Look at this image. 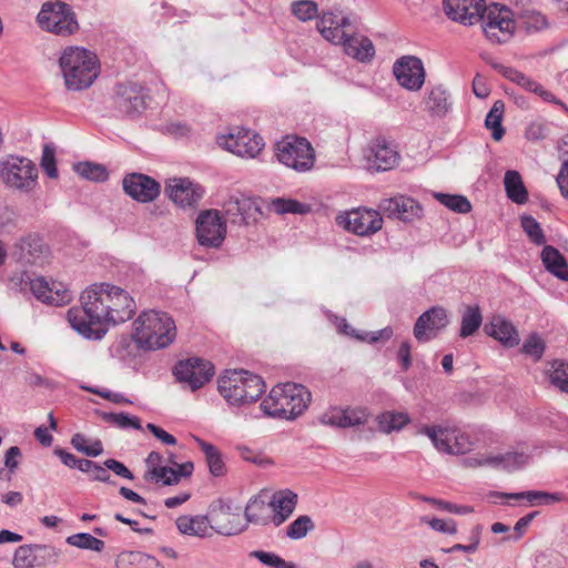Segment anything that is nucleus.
<instances>
[{
  "instance_id": "obj_1",
  "label": "nucleus",
  "mask_w": 568,
  "mask_h": 568,
  "mask_svg": "<svg viewBox=\"0 0 568 568\" xmlns=\"http://www.w3.org/2000/svg\"><path fill=\"white\" fill-rule=\"evenodd\" d=\"M81 306L68 311L71 327L89 339H101L106 325L129 321L135 312V302L123 288L106 283L92 285L80 297Z\"/></svg>"
},
{
  "instance_id": "obj_2",
  "label": "nucleus",
  "mask_w": 568,
  "mask_h": 568,
  "mask_svg": "<svg viewBox=\"0 0 568 568\" xmlns=\"http://www.w3.org/2000/svg\"><path fill=\"white\" fill-rule=\"evenodd\" d=\"M316 27L323 38L334 44H341L347 55L361 62L373 59V42L367 37L356 33L347 17L327 12L320 18Z\"/></svg>"
},
{
  "instance_id": "obj_3",
  "label": "nucleus",
  "mask_w": 568,
  "mask_h": 568,
  "mask_svg": "<svg viewBox=\"0 0 568 568\" xmlns=\"http://www.w3.org/2000/svg\"><path fill=\"white\" fill-rule=\"evenodd\" d=\"M65 88L82 91L92 85L100 73V63L94 53L80 47L65 48L59 59Z\"/></svg>"
},
{
  "instance_id": "obj_4",
  "label": "nucleus",
  "mask_w": 568,
  "mask_h": 568,
  "mask_svg": "<svg viewBox=\"0 0 568 568\" xmlns=\"http://www.w3.org/2000/svg\"><path fill=\"white\" fill-rule=\"evenodd\" d=\"M176 336L173 318L164 312L144 311L133 322L132 337L142 348L160 349L168 347Z\"/></svg>"
},
{
  "instance_id": "obj_5",
  "label": "nucleus",
  "mask_w": 568,
  "mask_h": 568,
  "mask_svg": "<svg viewBox=\"0 0 568 568\" xmlns=\"http://www.w3.org/2000/svg\"><path fill=\"white\" fill-rule=\"evenodd\" d=\"M311 402V393L301 384L285 383L274 386L261 403L265 415L284 419H294L301 415Z\"/></svg>"
},
{
  "instance_id": "obj_6",
  "label": "nucleus",
  "mask_w": 568,
  "mask_h": 568,
  "mask_svg": "<svg viewBox=\"0 0 568 568\" xmlns=\"http://www.w3.org/2000/svg\"><path fill=\"white\" fill-rule=\"evenodd\" d=\"M217 388L223 398L234 406L256 402L266 389L261 376L244 369L225 371L217 381Z\"/></svg>"
},
{
  "instance_id": "obj_7",
  "label": "nucleus",
  "mask_w": 568,
  "mask_h": 568,
  "mask_svg": "<svg viewBox=\"0 0 568 568\" xmlns=\"http://www.w3.org/2000/svg\"><path fill=\"white\" fill-rule=\"evenodd\" d=\"M0 180L10 189L30 193L38 184V168L28 158L8 155L0 160Z\"/></svg>"
},
{
  "instance_id": "obj_8",
  "label": "nucleus",
  "mask_w": 568,
  "mask_h": 568,
  "mask_svg": "<svg viewBox=\"0 0 568 568\" xmlns=\"http://www.w3.org/2000/svg\"><path fill=\"white\" fill-rule=\"evenodd\" d=\"M417 434L427 436L438 452L449 455L466 454L474 445L467 434L447 425H423Z\"/></svg>"
},
{
  "instance_id": "obj_9",
  "label": "nucleus",
  "mask_w": 568,
  "mask_h": 568,
  "mask_svg": "<svg viewBox=\"0 0 568 568\" xmlns=\"http://www.w3.org/2000/svg\"><path fill=\"white\" fill-rule=\"evenodd\" d=\"M276 158L287 168L306 172L314 166L315 151L305 138L286 136L276 144Z\"/></svg>"
},
{
  "instance_id": "obj_10",
  "label": "nucleus",
  "mask_w": 568,
  "mask_h": 568,
  "mask_svg": "<svg viewBox=\"0 0 568 568\" xmlns=\"http://www.w3.org/2000/svg\"><path fill=\"white\" fill-rule=\"evenodd\" d=\"M37 21L42 30L57 36L67 37L79 29L75 13L64 2L44 3L38 13Z\"/></svg>"
},
{
  "instance_id": "obj_11",
  "label": "nucleus",
  "mask_w": 568,
  "mask_h": 568,
  "mask_svg": "<svg viewBox=\"0 0 568 568\" xmlns=\"http://www.w3.org/2000/svg\"><path fill=\"white\" fill-rule=\"evenodd\" d=\"M148 94L138 83H120L114 87L112 108L120 116L135 119L146 109Z\"/></svg>"
},
{
  "instance_id": "obj_12",
  "label": "nucleus",
  "mask_w": 568,
  "mask_h": 568,
  "mask_svg": "<svg viewBox=\"0 0 568 568\" xmlns=\"http://www.w3.org/2000/svg\"><path fill=\"white\" fill-rule=\"evenodd\" d=\"M209 519L213 531L223 536H235L246 529L243 523L242 509L231 501L217 499L210 505Z\"/></svg>"
},
{
  "instance_id": "obj_13",
  "label": "nucleus",
  "mask_w": 568,
  "mask_h": 568,
  "mask_svg": "<svg viewBox=\"0 0 568 568\" xmlns=\"http://www.w3.org/2000/svg\"><path fill=\"white\" fill-rule=\"evenodd\" d=\"M176 381L184 384L191 390L203 387L214 375V366L211 362L191 357L180 361L173 368Z\"/></svg>"
},
{
  "instance_id": "obj_14",
  "label": "nucleus",
  "mask_w": 568,
  "mask_h": 568,
  "mask_svg": "<svg viewBox=\"0 0 568 568\" xmlns=\"http://www.w3.org/2000/svg\"><path fill=\"white\" fill-rule=\"evenodd\" d=\"M483 31L488 40L495 43L507 42L514 32L515 23L509 17V11L493 4L485 9Z\"/></svg>"
},
{
  "instance_id": "obj_15",
  "label": "nucleus",
  "mask_w": 568,
  "mask_h": 568,
  "mask_svg": "<svg viewBox=\"0 0 568 568\" xmlns=\"http://www.w3.org/2000/svg\"><path fill=\"white\" fill-rule=\"evenodd\" d=\"M226 224L217 210L202 212L196 219V237L202 246L220 247L225 239Z\"/></svg>"
},
{
  "instance_id": "obj_16",
  "label": "nucleus",
  "mask_w": 568,
  "mask_h": 568,
  "mask_svg": "<svg viewBox=\"0 0 568 568\" xmlns=\"http://www.w3.org/2000/svg\"><path fill=\"white\" fill-rule=\"evenodd\" d=\"M219 144L242 158H254L264 146L263 138L246 129H237L236 132L220 136Z\"/></svg>"
},
{
  "instance_id": "obj_17",
  "label": "nucleus",
  "mask_w": 568,
  "mask_h": 568,
  "mask_svg": "<svg viewBox=\"0 0 568 568\" xmlns=\"http://www.w3.org/2000/svg\"><path fill=\"white\" fill-rule=\"evenodd\" d=\"M397 82L409 91L419 90L425 82V70L419 58L405 55L398 59L393 67Z\"/></svg>"
},
{
  "instance_id": "obj_18",
  "label": "nucleus",
  "mask_w": 568,
  "mask_h": 568,
  "mask_svg": "<svg viewBox=\"0 0 568 568\" xmlns=\"http://www.w3.org/2000/svg\"><path fill=\"white\" fill-rule=\"evenodd\" d=\"M446 16L464 26H473L481 20L485 13V0H444Z\"/></svg>"
},
{
  "instance_id": "obj_19",
  "label": "nucleus",
  "mask_w": 568,
  "mask_h": 568,
  "mask_svg": "<svg viewBox=\"0 0 568 568\" xmlns=\"http://www.w3.org/2000/svg\"><path fill=\"white\" fill-rule=\"evenodd\" d=\"M124 192L140 203L154 201L161 192L160 183L142 173L126 174L122 180Z\"/></svg>"
},
{
  "instance_id": "obj_20",
  "label": "nucleus",
  "mask_w": 568,
  "mask_h": 568,
  "mask_svg": "<svg viewBox=\"0 0 568 568\" xmlns=\"http://www.w3.org/2000/svg\"><path fill=\"white\" fill-rule=\"evenodd\" d=\"M203 189L187 178L170 179L165 185L169 199L181 207H191L199 203L203 196Z\"/></svg>"
},
{
  "instance_id": "obj_21",
  "label": "nucleus",
  "mask_w": 568,
  "mask_h": 568,
  "mask_svg": "<svg viewBox=\"0 0 568 568\" xmlns=\"http://www.w3.org/2000/svg\"><path fill=\"white\" fill-rule=\"evenodd\" d=\"M344 227L359 236L376 233L383 226V219L374 210H354L343 219Z\"/></svg>"
},
{
  "instance_id": "obj_22",
  "label": "nucleus",
  "mask_w": 568,
  "mask_h": 568,
  "mask_svg": "<svg viewBox=\"0 0 568 568\" xmlns=\"http://www.w3.org/2000/svg\"><path fill=\"white\" fill-rule=\"evenodd\" d=\"M448 324L447 312L440 306H434L424 312L414 325V336L418 342H427L430 334L440 331Z\"/></svg>"
},
{
  "instance_id": "obj_23",
  "label": "nucleus",
  "mask_w": 568,
  "mask_h": 568,
  "mask_svg": "<svg viewBox=\"0 0 568 568\" xmlns=\"http://www.w3.org/2000/svg\"><path fill=\"white\" fill-rule=\"evenodd\" d=\"M223 212L233 224H248L260 212L256 203L243 194L231 195L223 204Z\"/></svg>"
},
{
  "instance_id": "obj_24",
  "label": "nucleus",
  "mask_w": 568,
  "mask_h": 568,
  "mask_svg": "<svg viewBox=\"0 0 568 568\" xmlns=\"http://www.w3.org/2000/svg\"><path fill=\"white\" fill-rule=\"evenodd\" d=\"M367 160L375 171H387L398 162L399 154L390 142L384 138H377L369 146Z\"/></svg>"
},
{
  "instance_id": "obj_25",
  "label": "nucleus",
  "mask_w": 568,
  "mask_h": 568,
  "mask_svg": "<svg viewBox=\"0 0 568 568\" xmlns=\"http://www.w3.org/2000/svg\"><path fill=\"white\" fill-rule=\"evenodd\" d=\"M379 207L389 217L402 221H410L422 212V207L415 200L404 195L385 199L382 201Z\"/></svg>"
},
{
  "instance_id": "obj_26",
  "label": "nucleus",
  "mask_w": 568,
  "mask_h": 568,
  "mask_svg": "<svg viewBox=\"0 0 568 568\" xmlns=\"http://www.w3.org/2000/svg\"><path fill=\"white\" fill-rule=\"evenodd\" d=\"M270 503L272 507V523L277 527L293 514L297 503V495L290 489L280 490L273 494Z\"/></svg>"
},
{
  "instance_id": "obj_27",
  "label": "nucleus",
  "mask_w": 568,
  "mask_h": 568,
  "mask_svg": "<svg viewBox=\"0 0 568 568\" xmlns=\"http://www.w3.org/2000/svg\"><path fill=\"white\" fill-rule=\"evenodd\" d=\"M528 458L529 456L525 453L509 452L506 454L489 456L485 459H468V464L470 466L487 465L494 468H500L507 471H513L526 465Z\"/></svg>"
},
{
  "instance_id": "obj_28",
  "label": "nucleus",
  "mask_w": 568,
  "mask_h": 568,
  "mask_svg": "<svg viewBox=\"0 0 568 568\" xmlns=\"http://www.w3.org/2000/svg\"><path fill=\"white\" fill-rule=\"evenodd\" d=\"M485 331L506 347H515L520 342L518 331L513 323L499 315L491 318L490 323L485 326Z\"/></svg>"
},
{
  "instance_id": "obj_29",
  "label": "nucleus",
  "mask_w": 568,
  "mask_h": 568,
  "mask_svg": "<svg viewBox=\"0 0 568 568\" xmlns=\"http://www.w3.org/2000/svg\"><path fill=\"white\" fill-rule=\"evenodd\" d=\"M178 530L183 535L207 538L212 536V525L209 516H187L178 517L175 521Z\"/></svg>"
},
{
  "instance_id": "obj_30",
  "label": "nucleus",
  "mask_w": 568,
  "mask_h": 568,
  "mask_svg": "<svg viewBox=\"0 0 568 568\" xmlns=\"http://www.w3.org/2000/svg\"><path fill=\"white\" fill-rule=\"evenodd\" d=\"M244 516L243 523H246V527L248 523L267 525L272 523L271 503H266L261 497H252L245 507Z\"/></svg>"
},
{
  "instance_id": "obj_31",
  "label": "nucleus",
  "mask_w": 568,
  "mask_h": 568,
  "mask_svg": "<svg viewBox=\"0 0 568 568\" xmlns=\"http://www.w3.org/2000/svg\"><path fill=\"white\" fill-rule=\"evenodd\" d=\"M541 260L548 272L561 281H568V264L557 248L550 245L545 246L541 252Z\"/></svg>"
},
{
  "instance_id": "obj_32",
  "label": "nucleus",
  "mask_w": 568,
  "mask_h": 568,
  "mask_svg": "<svg viewBox=\"0 0 568 568\" xmlns=\"http://www.w3.org/2000/svg\"><path fill=\"white\" fill-rule=\"evenodd\" d=\"M52 548L44 545H22L14 551L12 565L14 568H33L37 566L39 554H51Z\"/></svg>"
},
{
  "instance_id": "obj_33",
  "label": "nucleus",
  "mask_w": 568,
  "mask_h": 568,
  "mask_svg": "<svg viewBox=\"0 0 568 568\" xmlns=\"http://www.w3.org/2000/svg\"><path fill=\"white\" fill-rule=\"evenodd\" d=\"M499 497L510 499H526L531 505H552L565 500V496L561 493H548L541 490H527L521 493H498Z\"/></svg>"
},
{
  "instance_id": "obj_34",
  "label": "nucleus",
  "mask_w": 568,
  "mask_h": 568,
  "mask_svg": "<svg viewBox=\"0 0 568 568\" xmlns=\"http://www.w3.org/2000/svg\"><path fill=\"white\" fill-rule=\"evenodd\" d=\"M504 184L507 196L516 204H525L528 201V191L521 175L515 170L505 173Z\"/></svg>"
},
{
  "instance_id": "obj_35",
  "label": "nucleus",
  "mask_w": 568,
  "mask_h": 568,
  "mask_svg": "<svg viewBox=\"0 0 568 568\" xmlns=\"http://www.w3.org/2000/svg\"><path fill=\"white\" fill-rule=\"evenodd\" d=\"M426 110L434 116H444L450 108L449 94L447 90L437 85L433 88L425 101Z\"/></svg>"
},
{
  "instance_id": "obj_36",
  "label": "nucleus",
  "mask_w": 568,
  "mask_h": 568,
  "mask_svg": "<svg viewBox=\"0 0 568 568\" xmlns=\"http://www.w3.org/2000/svg\"><path fill=\"white\" fill-rule=\"evenodd\" d=\"M194 440L205 456L210 473L215 477L223 476L225 474V464L221 452L214 445L200 437L194 436Z\"/></svg>"
},
{
  "instance_id": "obj_37",
  "label": "nucleus",
  "mask_w": 568,
  "mask_h": 568,
  "mask_svg": "<svg viewBox=\"0 0 568 568\" xmlns=\"http://www.w3.org/2000/svg\"><path fill=\"white\" fill-rule=\"evenodd\" d=\"M21 258L26 263L38 264L45 251L43 241L36 235H29L20 244Z\"/></svg>"
},
{
  "instance_id": "obj_38",
  "label": "nucleus",
  "mask_w": 568,
  "mask_h": 568,
  "mask_svg": "<svg viewBox=\"0 0 568 568\" xmlns=\"http://www.w3.org/2000/svg\"><path fill=\"white\" fill-rule=\"evenodd\" d=\"M483 323V315L478 305H468L462 316L459 336L466 338L474 335Z\"/></svg>"
},
{
  "instance_id": "obj_39",
  "label": "nucleus",
  "mask_w": 568,
  "mask_h": 568,
  "mask_svg": "<svg viewBox=\"0 0 568 568\" xmlns=\"http://www.w3.org/2000/svg\"><path fill=\"white\" fill-rule=\"evenodd\" d=\"M493 68L500 74H503L506 79L516 83L517 85H519L520 88L528 92L532 93V91H536V89L538 88L539 83L537 81L514 68L506 67L500 63H494Z\"/></svg>"
},
{
  "instance_id": "obj_40",
  "label": "nucleus",
  "mask_w": 568,
  "mask_h": 568,
  "mask_svg": "<svg viewBox=\"0 0 568 568\" xmlns=\"http://www.w3.org/2000/svg\"><path fill=\"white\" fill-rule=\"evenodd\" d=\"M505 112V103L501 100L495 101L491 109L489 110L488 114L485 119V125L488 129H491V135L493 139L496 141H499L504 134L505 130L501 126V121Z\"/></svg>"
},
{
  "instance_id": "obj_41",
  "label": "nucleus",
  "mask_w": 568,
  "mask_h": 568,
  "mask_svg": "<svg viewBox=\"0 0 568 568\" xmlns=\"http://www.w3.org/2000/svg\"><path fill=\"white\" fill-rule=\"evenodd\" d=\"M408 422L409 417L405 413L385 412L377 416L379 430L385 434L402 429Z\"/></svg>"
},
{
  "instance_id": "obj_42",
  "label": "nucleus",
  "mask_w": 568,
  "mask_h": 568,
  "mask_svg": "<svg viewBox=\"0 0 568 568\" xmlns=\"http://www.w3.org/2000/svg\"><path fill=\"white\" fill-rule=\"evenodd\" d=\"M74 170L83 179L93 182H104L109 178L108 170L102 164L80 162L74 165Z\"/></svg>"
},
{
  "instance_id": "obj_43",
  "label": "nucleus",
  "mask_w": 568,
  "mask_h": 568,
  "mask_svg": "<svg viewBox=\"0 0 568 568\" xmlns=\"http://www.w3.org/2000/svg\"><path fill=\"white\" fill-rule=\"evenodd\" d=\"M434 197L454 212L465 214L471 211V204L464 195L435 193Z\"/></svg>"
},
{
  "instance_id": "obj_44",
  "label": "nucleus",
  "mask_w": 568,
  "mask_h": 568,
  "mask_svg": "<svg viewBox=\"0 0 568 568\" xmlns=\"http://www.w3.org/2000/svg\"><path fill=\"white\" fill-rule=\"evenodd\" d=\"M67 542L80 549H89L98 552L104 549V541L88 532L71 535L67 538Z\"/></svg>"
},
{
  "instance_id": "obj_45",
  "label": "nucleus",
  "mask_w": 568,
  "mask_h": 568,
  "mask_svg": "<svg viewBox=\"0 0 568 568\" xmlns=\"http://www.w3.org/2000/svg\"><path fill=\"white\" fill-rule=\"evenodd\" d=\"M144 478L148 481H161L163 485L166 486L175 485L179 483V476L176 475V470L166 466L153 467L151 469H148Z\"/></svg>"
},
{
  "instance_id": "obj_46",
  "label": "nucleus",
  "mask_w": 568,
  "mask_h": 568,
  "mask_svg": "<svg viewBox=\"0 0 568 568\" xmlns=\"http://www.w3.org/2000/svg\"><path fill=\"white\" fill-rule=\"evenodd\" d=\"M314 528L315 525L311 517L302 515L287 526L286 536L293 540L302 539Z\"/></svg>"
},
{
  "instance_id": "obj_47",
  "label": "nucleus",
  "mask_w": 568,
  "mask_h": 568,
  "mask_svg": "<svg viewBox=\"0 0 568 568\" xmlns=\"http://www.w3.org/2000/svg\"><path fill=\"white\" fill-rule=\"evenodd\" d=\"M104 422L112 424L119 428L128 429H142L141 420L136 416L126 413H104L102 415Z\"/></svg>"
},
{
  "instance_id": "obj_48",
  "label": "nucleus",
  "mask_w": 568,
  "mask_h": 568,
  "mask_svg": "<svg viewBox=\"0 0 568 568\" xmlns=\"http://www.w3.org/2000/svg\"><path fill=\"white\" fill-rule=\"evenodd\" d=\"M549 379L561 392L568 393V362L554 361L549 369Z\"/></svg>"
},
{
  "instance_id": "obj_49",
  "label": "nucleus",
  "mask_w": 568,
  "mask_h": 568,
  "mask_svg": "<svg viewBox=\"0 0 568 568\" xmlns=\"http://www.w3.org/2000/svg\"><path fill=\"white\" fill-rule=\"evenodd\" d=\"M271 205L277 214H305L310 211V206L307 204L292 199L276 197L272 200Z\"/></svg>"
},
{
  "instance_id": "obj_50",
  "label": "nucleus",
  "mask_w": 568,
  "mask_h": 568,
  "mask_svg": "<svg viewBox=\"0 0 568 568\" xmlns=\"http://www.w3.org/2000/svg\"><path fill=\"white\" fill-rule=\"evenodd\" d=\"M250 557L256 558L258 561L270 568H297L294 562L286 561L274 552L253 550L250 552Z\"/></svg>"
},
{
  "instance_id": "obj_51",
  "label": "nucleus",
  "mask_w": 568,
  "mask_h": 568,
  "mask_svg": "<svg viewBox=\"0 0 568 568\" xmlns=\"http://www.w3.org/2000/svg\"><path fill=\"white\" fill-rule=\"evenodd\" d=\"M521 227L530 239L532 243L536 245H542L546 242V237L544 231L540 227V224L537 220L530 215H525L521 217Z\"/></svg>"
},
{
  "instance_id": "obj_52",
  "label": "nucleus",
  "mask_w": 568,
  "mask_h": 568,
  "mask_svg": "<svg viewBox=\"0 0 568 568\" xmlns=\"http://www.w3.org/2000/svg\"><path fill=\"white\" fill-rule=\"evenodd\" d=\"M291 8L292 13L301 21L312 20L317 14V4L312 0L294 1Z\"/></svg>"
},
{
  "instance_id": "obj_53",
  "label": "nucleus",
  "mask_w": 568,
  "mask_h": 568,
  "mask_svg": "<svg viewBox=\"0 0 568 568\" xmlns=\"http://www.w3.org/2000/svg\"><path fill=\"white\" fill-rule=\"evenodd\" d=\"M40 165L50 179L58 178V169L55 164V148L52 144H44Z\"/></svg>"
},
{
  "instance_id": "obj_54",
  "label": "nucleus",
  "mask_w": 568,
  "mask_h": 568,
  "mask_svg": "<svg viewBox=\"0 0 568 568\" xmlns=\"http://www.w3.org/2000/svg\"><path fill=\"white\" fill-rule=\"evenodd\" d=\"M368 419V413L365 408L343 409V428L363 425Z\"/></svg>"
},
{
  "instance_id": "obj_55",
  "label": "nucleus",
  "mask_w": 568,
  "mask_h": 568,
  "mask_svg": "<svg viewBox=\"0 0 568 568\" xmlns=\"http://www.w3.org/2000/svg\"><path fill=\"white\" fill-rule=\"evenodd\" d=\"M521 351L534 358V361H539L545 352V343L537 335L531 334L524 343Z\"/></svg>"
},
{
  "instance_id": "obj_56",
  "label": "nucleus",
  "mask_w": 568,
  "mask_h": 568,
  "mask_svg": "<svg viewBox=\"0 0 568 568\" xmlns=\"http://www.w3.org/2000/svg\"><path fill=\"white\" fill-rule=\"evenodd\" d=\"M52 292L48 294L45 303L49 305L61 306L70 302L71 293L61 283H51Z\"/></svg>"
},
{
  "instance_id": "obj_57",
  "label": "nucleus",
  "mask_w": 568,
  "mask_h": 568,
  "mask_svg": "<svg viewBox=\"0 0 568 568\" xmlns=\"http://www.w3.org/2000/svg\"><path fill=\"white\" fill-rule=\"evenodd\" d=\"M420 521L429 525L430 528L434 529L435 531L448 535H454L457 532V526L455 520L453 519L444 520L439 518L429 519L428 517H422Z\"/></svg>"
},
{
  "instance_id": "obj_58",
  "label": "nucleus",
  "mask_w": 568,
  "mask_h": 568,
  "mask_svg": "<svg viewBox=\"0 0 568 568\" xmlns=\"http://www.w3.org/2000/svg\"><path fill=\"white\" fill-rule=\"evenodd\" d=\"M30 290L33 295L45 303L48 294L52 292L51 284L44 277H37L30 281Z\"/></svg>"
},
{
  "instance_id": "obj_59",
  "label": "nucleus",
  "mask_w": 568,
  "mask_h": 568,
  "mask_svg": "<svg viewBox=\"0 0 568 568\" xmlns=\"http://www.w3.org/2000/svg\"><path fill=\"white\" fill-rule=\"evenodd\" d=\"M564 144L568 145V134L564 139ZM566 153L567 158L564 160L556 180L562 196L568 199V151Z\"/></svg>"
},
{
  "instance_id": "obj_60",
  "label": "nucleus",
  "mask_w": 568,
  "mask_h": 568,
  "mask_svg": "<svg viewBox=\"0 0 568 568\" xmlns=\"http://www.w3.org/2000/svg\"><path fill=\"white\" fill-rule=\"evenodd\" d=\"M103 465L119 477H122V478H125L129 480L134 479L133 473L123 463H121L116 459L109 458V459L104 460Z\"/></svg>"
},
{
  "instance_id": "obj_61",
  "label": "nucleus",
  "mask_w": 568,
  "mask_h": 568,
  "mask_svg": "<svg viewBox=\"0 0 568 568\" xmlns=\"http://www.w3.org/2000/svg\"><path fill=\"white\" fill-rule=\"evenodd\" d=\"M549 128L545 123H530L526 130V138L530 141H540L548 136Z\"/></svg>"
},
{
  "instance_id": "obj_62",
  "label": "nucleus",
  "mask_w": 568,
  "mask_h": 568,
  "mask_svg": "<svg viewBox=\"0 0 568 568\" xmlns=\"http://www.w3.org/2000/svg\"><path fill=\"white\" fill-rule=\"evenodd\" d=\"M524 26L527 31H539L547 26V20L541 13L531 12L524 18Z\"/></svg>"
},
{
  "instance_id": "obj_63",
  "label": "nucleus",
  "mask_w": 568,
  "mask_h": 568,
  "mask_svg": "<svg viewBox=\"0 0 568 568\" xmlns=\"http://www.w3.org/2000/svg\"><path fill=\"white\" fill-rule=\"evenodd\" d=\"M320 422L323 425L343 428V409L332 408V409L325 412L320 417Z\"/></svg>"
},
{
  "instance_id": "obj_64",
  "label": "nucleus",
  "mask_w": 568,
  "mask_h": 568,
  "mask_svg": "<svg viewBox=\"0 0 568 568\" xmlns=\"http://www.w3.org/2000/svg\"><path fill=\"white\" fill-rule=\"evenodd\" d=\"M17 212L8 206L0 207V232L7 231L16 225Z\"/></svg>"
}]
</instances>
